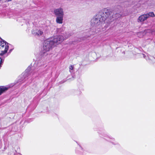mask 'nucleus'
<instances>
[{"mask_svg": "<svg viewBox=\"0 0 155 155\" xmlns=\"http://www.w3.org/2000/svg\"><path fill=\"white\" fill-rule=\"evenodd\" d=\"M120 16V14L115 13L112 9L104 8L93 18L91 21V25L93 26H101L106 20L112 21Z\"/></svg>", "mask_w": 155, "mask_h": 155, "instance_id": "nucleus-1", "label": "nucleus"}, {"mask_svg": "<svg viewBox=\"0 0 155 155\" xmlns=\"http://www.w3.org/2000/svg\"><path fill=\"white\" fill-rule=\"evenodd\" d=\"M64 38L62 35H58L54 38H48L44 41L41 54L43 57H46L50 55V51L52 47L61 43L64 40L68 38L71 35L66 34Z\"/></svg>", "mask_w": 155, "mask_h": 155, "instance_id": "nucleus-2", "label": "nucleus"}, {"mask_svg": "<svg viewBox=\"0 0 155 155\" xmlns=\"http://www.w3.org/2000/svg\"><path fill=\"white\" fill-rule=\"evenodd\" d=\"M54 13L56 16V23L59 24H62L64 15V12L63 8L60 7L54 9Z\"/></svg>", "mask_w": 155, "mask_h": 155, "instance_id": "nucleus-3", "label": "nucleus"}, {"mask_svg": "<svg viewBox=\"0 0 155 155\" xmlns=\"http://www.w3.org/2000/svg\"><path fill=\"white\" fill-rule=\"evenodd\" d=\"M9 44L4 40L0 42V55L3 56L4 58L8 55L7 53L9 48Z\"/></svg>", "mask_w": 155, "mask_h": 155, "instance_id": "nucleus-4", "label": "nucleus"}, {"mask_svg": "<svg viewBox=\"0 0 155 155\" xmlns=\"http://www.w3.org/2000/svg\"><path fill=\"white\" fill-rule=\"evenodd\" d=\"M89 31L90 35H94L99 32L100 31V29L99 28H97V29L96 28H91Z\"/></svg>", "mask_w": 155, "mask_h": 155, "instance_id": "nucleus-5", "label": "nucleus"}, {"mask_svg": "<svg viewBox=\"0 0 155 155\" xmlns=\"http://www.w3.org/2000/svg\"><path fill=\"white\" fill-rule=\"evenodd\" d=\"M32 34L35 35L40 36L43 35V31L40 29L32 30Z\"/></svg>", "mask_w": 155, "mask_h": 155, "instance_id": "nucleus-6", "label": "nucleus"}, {"mask_svg": "<svg viewBox=\"0 0 155 155\" xmlns=\"http://www.w3.org/2000/svg\"><path fill=\"white\" fill-rule=\"evenodd\" d=\"M30 68L29 67L26 70V72L22 73V74H21V78L19 80V82H21V81H23V82H24L25 81H24V80L25 79V76H26L27 74V72H28L30 70Z\"/></svg>", "mask_w": 155, "mask_h": 155, "instance_id": "nucleus-7", "label": "nucleus"}, {"mask_svg": "<svg viewBox=\"0 0 155 155\" xmlns=\"http://www.w3.org/2000/svg\"><path fill=\"white\" fill-rule=\"evenodd\" d=\"M147 15L146 14H144L140 15L138 18V20L140 22H143L147 18Z\"/></svg>", "mask_w": 155, "mask_h": 155, "instance_id": "nucleus-8", "label": "nucleus"}, {"mask_svg": "<svg viewBox=\"0 0 155 155\" xmlns=\"http://www.w3.org/2000/svg\"><path fill=\"white\" fill-rule=\"evenodd\" d=\"M8 89V88L4 86H0V95Z\"/></svg>", "mask_w": 155, "mask_h": 155, "instance_id": "nucleus-9", "label": "nucleus"}, {"mask_svg": "<svg viewBox=\"0 0 155 155\" xmlns=\"http://www.w3.org/2000/svg\"><path fill=\"white\" fill-rule=\"evenodd\" d=\"M109 138L110 139V142H111L113 144L115 145L118 144V143L117 141H115L114 138L112 137L109 136Z\"/></svg>", "mask_w": 155, "mask_h": 155, "instance_id": "nucleus-10", "label": "nucleus"}, {"mask_svg": "<svg viewBox=\"0 0 155 155\" xmlns=\"http://www.w3.org/2000/svg\"><path fill=\"white\" fill-rule=\"evenodd\" d=\"M147 15V18H148L149 16L151 17H154L155 16V15L153 12H150L146 14Z\"/></svg>", "mask_w": 155, "mask_h": 155, "instance_id": "nucleus-11", "label": "nucleus"}, {"mask_svg": "<svg viewBox=\"0 0 155 155\" xmlns=\"http://www.w3.org/2000/svg\"><path fill=\"white\" fill-rule=\"evenodd\" d=\"M4 59L5 58H4V57L3 56L0 57V68L1 67L4 61Z\"/></svg>", "mask_w": 155, "mask_h": 155, "instance_id": "nucleus-12", "label": "nucleus"}, {"mask_svg": "<svg viewBox=\"0 0 155 155\" xmlns=\"http://www.w3.org/2000/svg\"><path fill=\"white\" fill-rule=\"evenodd\" d=\"M69 71L71 73L72 72V71H71L73 69V66L72 65H71L69 66Z\"/></svg>", "mask_w": 155, "mask_h": 155, "instance_id": "nucleus-13", "label": "nucleus"}, {"mask_svg": "<svg viewBox=\"0 0 155 155\" xmlns=\"http://www.w3.org/2000/svg\"><path fill=\"white\" fill-rule=\"evenodd\" d=\"M149 58V60H152L154 61L155 60V58H154L153 57H150H150H148Z\"/></svg>", "mask_w": 155, "mask_h": 155, "instance_id": "nucleus-14", "label": "nucleus"}, {"mask_svg": "<svg viewBox=\"0 0 155 155\" xmlns=\"http://www.w3.org/2000/svg\"><path fill=\"white\" fill-rule=\"evenodd\" d=\"M4 14H5L4 13H2V15H1V17L2 18H4L5 16Z\"/></svg>", "mask_w": 155, "mask_h": 155, "instance_id": "nucleus-15", "label": "nucleus"}, {"mask_svg": "<svg viewBox=\"0 0 155 155\" xmlns=\"http://www.w3.org/2000/svg\"><path fill=\"white\" fill-rule=\"evenodd\" d=\"M12 50V49H11L9 50L8 53V54H9L11 52Z\"/></svg>", "mask_w": 155, "mask_h": 155, "instance_id": "nucleus-16", "label": "nucleus"}, {"mask_svg": "<svg viewBox=\"0 0 155 155\" xmlns=\"http://www.w3.org/2000/svg\"><path fill=\"white\" fill-rule=\"evenodd\" d=\"M142 55L143 56V57L144 58H146L147 60V58H146V56L145 55V54H142Z\"/></svg>", "mask_w": 155, "mask_h": 155, "instance_id": "nucleus-17", "label": "nucleus"}, {"mask_svg": "<svg viewBox=\"0 0 155 155\" xmlns=\"http://www.w3.org/2000/svg\"><path fill=\"white\" fill-rule=\"evenodd\" d=\"M8 1V2H9V1H11L12 0H7Z\"/></svg>", "mask_w": 155, "mask_h": 155, "instance_id": "nucleus-18", "label": "nucleus"}, {"mask_svg": "<svg viewBox=\"0 0 155 155\" xmlns=\"http://www.w3.org/2000/svg\"><path fill=\"white\" fill-rule=\"evenodd\" d=\"M18 154H19V155H22L21 153H18Z\"/></svg>", "mask_w": 155, "mask_h": 155, "instance_id": "nucleus-19", "label": "nucleus"}, {"mask_svg": "<svg viewBox=\"0 0 155 155\" xmlns=\"http://www.w3.org/2000/svg\"><path fill=\"white\" fill-rule=\"evenodd\" d=\"M140 34H141V33H139V34H138V35Z\"/></svg>", "mask_w": 155, "mask_h": 155, "instance_id": "nucleus-20", "label": "nucleus"}]
</instances>
